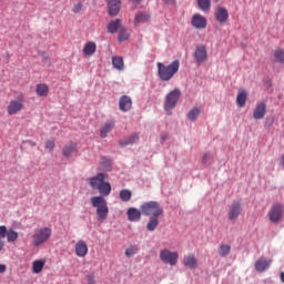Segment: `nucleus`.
<instances>
[{"label":"nucleus","mask_w":284,"mask_h":284,"mask_svg":"<svg viewBox=\"0 0 284 284\" xmlns=\"http://www.w3.org/2000/svg\"><path fill=\"white\" fill-rule=\"evenodd\" d=\"M273 57H274L275 63L284 64V50L283 49H276L273 52Z\"/></svg>","instance_id":"nucleus-31"},{"label":"nucleus","mask_w":284,"mask_h":284,"mask_svg":"<svg viewBox=\"0 0 284 284\" xmlns=\"http://www.w3.org/2000/svg\"><path fill=\"white\" fill-rule=\"evenodd\" d=\"M74 152H78L77 142H69L62 149V154L65 159H70Z\"/></svg>","instance_id":"nucleus-21"},{"label":"nucleus","mask_w":284,"mask_h":284,"mask_svg":"<svg viewBox=\"0 0 284 284\" xmlns=\"http://www.w3.org/2000/svg\"><path fill=\"white\" fill-rule=\"evenodd\" d=\"M84 57H92L94 52H97V43L89 41L84 44L83 50H82Z\"/></svg>","instance_id":"nucleus-24"},{"label":"nucleus","mask_w":284,"mask_h":284,"mask_svg":"<svg viewBox=\"0 0 284 284\" xmlns=\"http://www.w3.org/2000/svg\"><path fill=\"white\" fill-rule=\"evenodd\" d=\"M201 115V108L194 106L189 113L187 119L189 121H196L199 116Z\"/></svg>","instance_id":"nucleus-30"},{"label":"nucleus","mask_w":284,"mask_h":284,"mask_svg":"<svg viewBox=\"0 0 284 284\" xmlns=\"http://www.w3.org/2000/svg\"><path fill=\"white\" fill-rule=\"evenodd\" d=\"M110 17H116L121 12V0H106Z\"/></svg>","instance_id":"nucleus-14"},{"label":"nucleus","mask_w":284,"mask_h":284,"mask_svg":"<svg viewBox=\"0 0 284 284\" xmlns=\"http://www.w3.org/2000/svg\"><path fill=\"white\" fill-rule=\"evenodd\" d=\"M31 145H37V142H32Z\"/></svg>","instance_id":"nucleus-51"},{"label":"nucleus","mask_w":284,"mask_h":284,"mask_svg":"<svg viewBox=\"0 0 284 284\" xmlns=\"http://www.w3.org/2000/svg\"><path fill=\"white\" fill-rule=\"evenodd\" d=\"M129 39H130V33L128 32V30L120 28L118 41H120V43H123V41H128Z\"/></svg>","instance_id":"nucleus-35"},{"label":"nucleus","mask_w":284,"mask_h":284,"mask_svg":"<svg viewBox=\"0 0 284 284\" xmlns=\"http://www.w3.org/2000/svg\"><path fill=\"white\" fill-rule=\"evenodd\" d=\"M193 28H196L197 30H205V28H207V19H205V17L195 13L192 17V21H191Z\"/></svg>","instance_id":"nucleus-13"},{"label":"nucleus","mask_w":284,"mask_h":284,"mask_svg":"<svg viewBox=\"0 0 284 284\" xmlns=\"http://www.w3.org/2000/svg\"><path fill=\"white\" fill-rule=\"evenodd\" d=\"M267 216L271 223H281L284 216V205L281 203L273 204L267 213Z\"/></svg>","instance_id":"nucleus-6"},{"label":"nucleus","mask_w":284,"mask_h":284,"mask_svg":"<svg viewBox=\"0 0 284 284\" xmlns=\"http://www.w3.org/2000/svg\"><path fill=\"white\" fill-rule=\"evenodd\" d=\"M158 77L161 81H170L176 72H179V60L165 65L162 62H158Z\"/></svg>","instance_id":"nucleus-2"},{"label":"nucleus","mask_w":284,"mask_h":284,"mask_svg":"<svg viewBox=\"0 0 284 284\" xmlns=\"http://www.w3.org/2000/svg\"><path fill=\"white\" fill-rule=\"evenodd\" d=\"M183 265L189 270H196L199 267V258L194 254H189L183 258Z\"/></svg>","instance_id":"nucleus-16"},{"label":"nucleus","mask_w":284,"mask_h":284,"mask_svg":"<svg viewBox=\"0 0 284 284\" xmlns=\"http://www.w3.org/2000/svg\"><path fill=\"white\" fill-rule=\"evenodd\" d=\"M150 21V13L139 12L134 18V26H141V23H148Z\"/></svg>","instance_id":"nucleus-25"},{"label":"nucleus","mask_w":284,"mask_h":284,"mask_svg":"<svg viewBox=\"0 0 284 284\" xmlns=\"http://www.w3.org/2000/svg\"><path fill=\"white\" fill-rule=\"evenodd\" d=\"M281 281L284 283V272L281 273Z\"/></svg>","instance_id":"nucleus-49"},{"label":"nucleus","mask_w":284,"mask_h":284,"mask_svg":"<svg viewBox=\"0 0 284 284\" xmlns=\"http://www.w3.org/2000/svg\"><path fill=\"white\" fill-rule=\"evenodd\" d=\"M162 141H165V136H162Z\"/></svg>","instance_id":"nucleus-52"},{"label":"nucleus","mask_w":284,"mask_h":284,"mask_svg":"<svg viewBox=\"0 0 284 284\" xmlns=\"http://www.w3.org/2000/svg\"><path fill=\"white\" fill-rule=\"evenodd\" d=\"M38 97H48L50 88L45 83L38 84L36 88Z\"/></svg>","instance_id":"nucleus-27"},{"label":"nucleus","mask_w":284,"mask_h":284,"mask_svg":"<svg viewBox=\"0 0 284 284\" xmlns=\"http://www.w3.org/2000/svg\"><path fill=\"white\" fill-rule=\"evenodd\" d=\"M160 260L165 265L174 266L176 265V261H179V254L176 252H172L168 248L160 251Z\"/></svg>","instance_id":"nucleus-9"},{"label":"nucleus","mask_w":284,"mask_h":284,"mask_svg":"<svg viewBox=\"0 0 284 284\" xmlns=\"http://www.w3.org/2000/svg\"><path fill=\"white\" fill-rule=\"evenodd\" d=\"M91 205L95 207V214L98 221H105L108 219V214H110V209L108 207V201L103 196H93L91 197Z\"/></svg>","instance_id":"nucleus-3"},{"label":"nucleus","mask_w":284,"mask_h":284,"mask_svg":"<svg viewBox=\"0 0 284 284\" xmlns=\"http://www.w3.org/2000/svg\"><path fill=\"white\" fill-rule=\"evenodd\" d=\"M89 185L92 190H98L100 196H110L112 192V185L109 182H105V174L98 173L95 176L89 178Z\"/></svg>","instance_id":"nucleus-1"},{"label":"nucleus","mask_w":284,"mask_h":284,"mask_svg":"<svg viewBox=\"0 0 284 284\" xmlns=\"http://www.w3.org/2000/svg\"><path fill=\"white\" fill-rule=\"evenodd\" d=\"M194 59L197 65H202L207 61V48L205 45H199L194 52Z\"/></svg>","instance_id":"nucleus-12"},{"label":"nucleus","mask_w":284,"mask_h":284,"mask_svg":"<svg viewBox=\"0 0 284 284\" xmlns=\"http://www.w3.org/2000/svg\"><path fill=\"white\" fill-rule=\"evenodd\" d=\"M200 10H210L212 7V0H197Z\"/></svg>","instance_id":"nucleus-38"},{"label":"nucleus","mask_w":284,"mask_h":284,"mask_svg":"<svg viewBox=\"0 0 284 284\" xmlns=\"http://www.w3.org/2000/svg\"><path fill=\"white\" fill-rule=\"evenodd\" d=\"M241 212H243V206L241 204V202L236 201L233 202L230 206H229V221H236L239 219V216H241Z\"/></svg>","instance_id":"nucleus-10"},{"label":"nucleus","mask_w":284,"mask_h":284,"mask_svg":"<svg viewBox=\"0 0 284 284\" xmlns=\"http://www.w3.org/2000/svg\"><path fill=\"white\" fill-rule=\"evenodd\" d=\"M44 265H45L44 261H41V260L34 261L32 264L33 274H41V272H43Z\"/></svg>","instance_id":"nucleus-28"},{"label":"nucleus","mask_w":284,"mask_h":284,"mask_svg":"<svg viewBox=\"0 0 284 284\" xmlns=\"http://www.w3.org/2000/svg\"><path fill=\"white\" fill-rule=\"evenodd\" d=\"M75 254L80 258H83V256H88V244L84 241H78V243L75 244Z\"/></svg>","instance_id":"nucleus-20"},{"label":"nucleus","mask_w":284,"mask_h":284,"mask_svg":"<svg viewBox=\"0 0 284 284\" xmlns=\"http://www.w3.org/2000/svg\"><path fill=\"white\" fill-rule=\"evenodd\" d=\"M119 109L122 112H128L132 110V99L128 95H122L119 101Z\"/></svg>","instance_id":"nucleus-17"},{"label":"nucleus","mask_w":284,"mask_h":284,"mask_svg":"<svg viewBox=\"0 0 284 284\" xmlns=\"http://www.w3.org/2000/svg\"><path fill=\"white\" fill-rule=\"evenodd\" d=\"M210 161H212V155L209 152L204 153V155L202 158L203 165H207V163H210Z\"/></svg>","instance_id":"nucleus-42"},{"label":"nucleus","mask_w":284,"mask_h":284,"mask_svg":"<svg viewBox=\"0 0 284 284\" xmlns=\"http://www.w3.org/2000/svg\"><path fill=\"white\" fill-rule=\"evenodd\" d=\"M270 265H272V260H267L265 257H260L256 262H255V270L257 272H265V270L270 268Z\"/></svg>","instance_id":"nucleus-18"},{"label":"nucleus","mask_w":284,"mask_h":284,"mask_svg":"<svg viewBox=\"0 0 284 284\" xmlns=\"http://www.w3.org/2000/svg\"><path fill=\"white\" fill-rule=\"evenodd\" d=\"M81 10H83V3L77 2L73 4L72 12H74V14H79Z\"/></svg>","instance_id":"nucleus-41"},{"label":"nucleus","mask_w":284,"mask_h":284,"mask_svg":"<svg viewBox=\"0 0 284 284\" xmlns=\"http://www.w3.org/2000/svg\"><path fill=\"white\" fill-rule=\"evenodd\" d=\"M139 142V134L133 133L126 139H122L119 141V145L125 148V145H134V143Z\"/></svg>","instance_id":"nucleus-23"},{"label":"nucleus","mask_w":284,"mask_h":284,"mask_svg":"<svg viewBox=\"0 0 284 284\" xmlns=\"http://www.w3.org/2000/svg\"><path fill=\"white\" fill-rule=\"evenodd\" d=\"M141 214H143V212H141L138 209L134 207H129L126 211V216L129 219V221H131L132 223H136V221H141Z\"/></svg>","instance_id":"nucleus-19"},{"label":"nucleus","mask_w":284,"mask_h":284,"mask_svg":"<svg viewBox=\"0 0 284 284\" xmlns=\"http://www.w3.org/2000/svg\"><path fill=\"white\" fill-rule=\"evenodd\" d=\"M230 252H232V247L227 244H223L219 248V255L222 257L227 256V254H230Z\"/></svg>","instance_id":"nucleus-37"},{"label":"nucleus","mask_w":284,"mask_h":284,"mask_svg":"<svg viewBox=\"0 0 284 284\" xmlns=\"http://www.w3.org/2000/svg\"><path fill=\"white\" fill-rule=\"evenodd\" d=\"M278 163H280V165H282V168H284V155H281L278 158Z\"/></svg>","instance_id":"nucleus-46"},{"label":"nucleus","mask_w":284,"mask_h":284,"mask_svg":"<svg viewBox=\"0 0 284 284\" xmlns=\"http://www.w3.org/2000/svg\"><path fill=\"white\" fill-rule=\"evenodd\" d=\"M6 237H7L8 243H14V241H17V239H19V233L14 230H8Z\"/></svg>","instance_id":"nucleus-33"},{"label":"nucleus","mask_w":284,"mask_h":284,"mask_svg":"<svg viewBox=\"0 0 284 284\" xmlns=\"http://www.w3.org/2000/svg\"><path fill=\"white\" fill-rule=\"evenodd\" d=\"M112 130H114V121L110 120V121L105 122L104 125L101 128L100 136L102 139H105V136H108V134H110V132H112Z\"/></svg>","instance_id":"nucleus-22"},{"label":"nucleus","mask_w":284,"mask_h":284,"mask_svg":"<svg viewBox=\"0 0 284 284\" xmlns=\"http://www.w3.org/2000/svg\"><path fill=\"white\" fill-rule=\"evenodd\" d=\"M139 247L136 246H130L129 248L125 250V256L130 258V256H134V254H138Z\"/></svg>","instance_id":"nucleus-39"},{"label":"nucleus","mask_w":284,"mask_h":284,"mask_svg":"<svg viewBox=\"0 0 284 284\" xmlns=\"http://www.w3.org/2000/svg\"><path fill=\"white\" fill-rule=\"evenodd\" d=\"M6 244L2 242V240H0V252H1V250H3V246H4Z\"/></svg>","instance_id":"nucleus-48"},{"label":"nucleus","mask_w":284,"mask_h":284,"mask_svg":"<svg viewBox=\"0 0 284 284\" xmlns=\"http://www.w3.org/2000/svg\"><path fill=\"white\" fill-rule=\"evenodd\" d=\"M120 199L124 203H128V201H130V199H132V192L128 189H123L122 191H120Z\"/></svg>","instance_id":"nucleus-34"},{"label":"nucleus","mask_w":284,"mask_h":284,"mask_svg":"<svg viewBox=\"0 0 284 284\" xmlns=\"http://www.w3.org/2000/svg\"><path fill=\"white\" fill-rule=\"evenodd\" d=\"M176 103H179V89H174L166 94L164 103L165 112H168V114H172V110L176 108Z\"/></svg>","instance_id":"nucleus-8"},{"label":"nucleus","mask_w":284,"mask_h":284,"mask_svg":"<svg viewBox=\"0 0 284 284\" xmlns=\"http://www.w3.org/2000/svg\"><path fill=\"white\" fill-rule=\"evenodd\" d=\"M121 28V19H116L111 21L108 27L106 30L109 32V34H114L116 33V31Z\"/></svg>","instance_id":"nucleus-26"},{"label":"nucleus","mask_w":284,"mask_h":284,"mask_svg":"<svg viewBox=\"0 0 284 284\" xmlns=\"http://www.w3.org/2000/svg\"><path fill=\"white\" fill-rule=\"evenodd\" d=\"M7 234H8V227H6V225H1L0 226V240L6 239Z\"/></svg>","instance_id":"nucleus-43"},{"label":"nucleus","mask_w":284,"mask_h":284,"mask_svg":"<svg viewBox=\"0 0 284 284\" xmlns=\"http://www.w3.org/2000/svg\"><path fill=\"white\" fill-rule=\"evenodd\" d=\"M246 101H247V92L241 91L236 98V103L239 108H245Z\"/></svg>","instance_id":"nucleus-29"},{"label":"nucleus","mask_w":284,"mask_h":284,"mask_svg":"<svg viewBox=\"0 0 284 284\" xmlns=\"http://www.w3.org/2000/svg\"><path fill=\"white\" fill-rule=\"evenodd\" d=\"M140 210L144 216L160 217L164 214L163 206L156 201L143 203Z\"/></svg>","instance_id":"nucleus-5"},{"label":"nucleus","mask_w":284,"mask_h":284,"mask_svg":"<svg viewBox=\"0 0 284 284\" xmlns=\"http://www.w3.org/2000/svg\"><path fill=\"white\" fill-rule=\"evenodd\" d=\"M6 270H7L6 264H0V274H3Z\"/></svg>","instance_id":"nucleus-47"},{"label":"nucleus","mask_w":284,"mask_h":284,"mask_svg":"<svg viewBox=\"0 0 284 284\" xmlns=\"http://www.w3.org/2000/svg\"><path fill=\"white\" fill-rule=\"evenodd\" d=\"M265 114H267V105L261 102L253 111V119H255V121H261V119H265Z\"/></svg>","instance_id":"nucleus-15"},{"label":"nucleus","mask_w":284,"mask_h":284,"mask_svg":"<svg viewBox=\"0 0 284 284\" xmlns=\"http://www.w3.org/2000/svg\"><path fill=\"white\" fill-rule=\"evenodd\" d=\"M44 148L49 152H52V150H54V148H55L54 140H47L45 144H44Z\"/></svg>","instance_id":"nucleus-40"},{"label":"nucleus","mask_w":284,"mask_h":284,"mask_svg":"<svg viewBox=\"0 0 284 284\" xmlns=\"http://www.w3.org/2000/svg\"><path fill=\"white\" fill-rule=\"evenodd\" d=\"M214 17L220 26H225L230 21V12L224 7H217Z\"/></svg>","instance_id":"nucleus-11"},{"label":"nucleus","mask_w":284,"mask_h":284,"mask_svg":"<svg viewBox=\"0 0 284 284\" xmlns=\"http://www.w3.org/2000/svg\"><path fill=\"white\" fill-rule=\"evenodd\" d=\"M112 64L115 70H123V58L121 57H113Z\"/></svg>","instance_id":"nucleus-36"},{"label":"nucleus","mask_w":284,"mask_h":284,"mask_svg":"<svg viewBox=\"0 0 284 284\" xmlns=\"http://www.w3.org/2000/svg\"><path fill=\"white\" fill-rule=\"evenodd\" d=\"M159 227V217H151L146 224L148 232H154Z\"/></svg>","instance_id":"nucleus-32"},{"label":"nucleus","mask_w":284,"mask_h":284,"mask_svg":"<svg viewBox=\"0 0 284 284\" xmlns=\"http://www.w3.org/2000/svg\"><path fill=\"white\" fill-rule=\"evenodd\" d=\"M33 247H41L45 245L50 239H52V227L42 226L38 227L31 236Z\"/></svg>","instance_id":"nucleus-4"},{"label":"nucleus","mask_w":284,"mask_h":284,"mask_svg":"<svg viewBox=\"0 0 284 284\" xmlns=\"http://www.w3.org/2000/svg\"><path fill=\"white\" fill-rule=\"evenodd\" d=\"M163 3L165 6H174V3H176V0H163Z\"/></svg>","instance_id":"nucleus-45"},{"label":"nucleus","mask_w":284,"mask_h":284,"mask_svg":"<svg viewBox=\"0 0 284 284\" xmlns=\"http://www.w3.org/2000/svg\"><path fill=\"white\" fill-rule=\"evenodd\" d=\"M215 1H219V0H215Z\"/></svg>","instance_id":"nucleus-53"},{"label":"nucleus","mask_w":284,"mask_h":284,"mask_svg":"<svg viewBox=\"0 0 284 284\" xmlns=\"http://www.w3.org/2000/svg\"><path fill=\"white\" fill-rule=\"evenodd\" d=\"M87 282L88 284H97V281L94 280V273L87 275Z\"/></svg>","instance_id":"nucleus-44"},{"label":"nucleus","mask_w":284,"mask_h":284,"mask_svg":"<svg viewBox=\"0 0 284 284\" xmlns=\"http://www.w3.org/2000/svg\"><path fill=\"white\" fill-rule=\"evenodd\" d=\"M26 103V98L23 94H20L17 99L10 100L7 112L10 116H13L14 114H19L21 110H23Z\"/></svg>","instance_id":"nucleus-7"},{"label":"nucleus","mask_w":284,"mask_h":284,"mask_svg":"<svg viewBox=\"0 0 284 284\" xmlns=\"http://www.w3.org/2000/svg\"><path fill=\"white\" fill-rule=\"evenodd\" d=\"M133 1L134 3H140L141 0H131Z\"/></svg>","instance_id":"nucleus-50"}]
</instances>
